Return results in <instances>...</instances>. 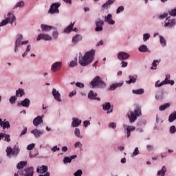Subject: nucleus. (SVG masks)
<instances>
[{
  "label": "nucleus",
  "instance_id": "nucleus-1",
  "mask_svg": "<svg viewBox=\"0 0 176 176\" xmlns=\"http://www.w3.org/2000/svg\"><path fill=\"white\" fill-rule=\"evenodd\" d=\"M96 54V50H91L85 53L84 56H79V64L82 67H87L89 64L93 63L94 60V56Z\"/></svg>",
  "mask_w": 176,
  "mask_h": 176
},
{
  "label": "nucleus",
  "instance_id": "nucleus-2",
  "mask_svg": "<svg viewBox=\"0 0 176 176\" xmlns=\"http://www.w3.org/2000/svg\"><path fill=\"white\" fill-rule=\"evenodd\" d=\"M89 85L91 87V89H94V87L105 89V87H107V83H105V82L102 80V78L98 76H96L92 81H91Z\"/></svg>",
  "mask_w": 176,
  "mask_h": 176
},
{
  "label": "nucleus",
  "instance_id": "nucleus-3",
  "mask_svg": "<svg viewBox=\"0 0 176 176\" xmlns=\"http://www.w3.org/2000/svg\"><path fill=\"white\" fill-rule=\"evenodd\" d=\"M141 115V107L136 105L134 109V112L130 110L128 112V118L131 123H134L137 120V118Z\"/></svg>",
  "mask_w": 176,
  "mask_h": 176
},
{
  "label": "nucleus",
  "instance_id": "nucleus-4",
  "mask_svg": "<svg viewBox=\"0 0 176 176\" xmlns=\"http://www.w3.org/2000/svg\"><path fill=\"white\" fill-rule=\"evenodd\" d=\"M11 14H12L10 12L8 13V17L0 23V27H3V25H6L8 23H10V24H13V22L16 21V16L14 15L11 16Z\"/></svg>",
  "mask_w": 176,
  "mask_h": 176
},
{
  "label": "nucleus",
  "instance_id": "nucleus-5",
  "mask_svg": "<svg viewBox=\"0 0 176 176\" xmlns=\"http://www.w3.org/2000/svg\"><path fill=\"white\" fill-rule=\"evenodd\" d=\"M18 174L21 176H34V167L25 168L22 171H18Z\"/></svg>",
  "mask_w": 176,
  "mask_h": 176
},
{
  "label": "nucleus",
  "instance_id": "nucleus-6",
  "mask_svg": "<svg viewBox=\"0 0 176 176\" xmlns=\"http://www.w3.org/2000/svg\"><path fill=\"white\" fill-rule=\"evenodd\" d=\"M19 152V147L16 146H15L14 148H12V147H7L6 149L7 156H17Z\"/></svg>",
  "mask_w": 176,
  "mask_h": 176
},
{
  "label": "nucleus",
  "instance_id": "nucleus-7",
  "mask_svg": "<svg viewBox=\"0 0 176 176\" xmlns=\"http://www.w3.org/2000/svg\"><path fill=\"white\" fill-rule=\"evenodd\" d=\"M60 6L58 3H54L51 5L48 13L50 14H54V13H60V10H58V7Z\"/></svg>",
  "mask_w": 176,
  "mask_h": 176
},
{
  "label": "nucleus",
  "instance_id": "nucleus-8",
  "mask_svg": "<svg viewBox=\"0 0 176 176\" xmlns=\"http://www.w3.org/2000/svg\"><path fill=\"white\" fill-rule=\"evenodd\" d=\"M175 19H171L168 16L165 20L164 27H169V28H173L175 25Z\"/></svg>",
  "mask_w": 176,
  "mask_h": 176
},
{
  "label": "nucleus",
  "instance_id": "nucleus-9",
  "mask_svg": "<svg viewBox=\"0 0 176 176\" xmlns=\"http://www.w3.org/2000/svg\"><path fill=\"white\" fill-rule=\"evenodd\" d=\"M95 24L96 25L95 31H96L97 32L102 31V25H104V21L101 20V19H97V20L95 21Z\"/></svg>",
  "mask_w": 176,
  "mask_h": 176
},
{
  "label": "nucleus",
  "instance_id": "nucleus-10",
  "mask_svg": "<svg viewBox=\"0 0 176 176\" xmlns=\"http://www.w3.org/2000/svg\"><path fill=\"white\" fill-rule=\"evenodd\" d=\"M62 65V62H56L52 65L51 71L52 72H56V71H60V69H61Z\"/></svg>",
  "mask_w": 176,
  "mask_h": 176
},
{
  "label": "nucleus",
  "instance_id": "nucleus-11",
  "mask_svg": "<svg viewBox=\"0 0 176 176\" xmlns=\"http://www.w3.org/2000/svg\"><path fill=\"white\" fill-rule=\"evenodd\" d=\"M41 39H43V41H52L53 37L47 34H40L38 36L36 41H41Z\"/></svg>",
  "mask_w": 176,
  "mask_h": 176
},
{
  "label": "nucleus",
  "instance_id": "nucleus-12",
  "mask_svg": "<svg viewBox=\"0 0 176 176\" xmlns=\"http://www.w3.org/2000/svg\"><path fill=\"white\" fill-rule=\"evenodd\" d=\"M124 129H126V137L127 138H130V135H131V131H134V130H135V126H129V125H126L124 124L123 125Z\"/></svg>",
  "mask_w": 176,
  "mask_h": 176
},
{
  "label": "nucleus",
  "instance_id": "nucleus-13",
  "mask_svg": "<svg viewBox=\"0 0 176 176\" xmlns=\"http://www.w3.org/2000/svg\"><path fill=\"white\" fill-rule=\"evenodd\" d=\"M30 104H31V101L28 98H25L23 100L21 101V102H18V107L22 106L25 108H28L30 107Z\"/></svg>",
  "mask_w": 176,
  "mask_h": 176
},
{
  "label": "nucleus",
  "instance_id": "nucleus-14",
  "mask_svg": "<svg viewBox=\"0 0 176 176\" xmlns=\"http://www.w3.org/2000/svg\"><path fill=\"white\" fill-rule=\"evenodd\" d=\"M52 96L54 97L56 101L61 102V94H60V92H58V91L54 88L52 89Z\"/></svg>",
  "mask_w": 176,
  "mask_h": 176
},
{
  "label": "nucleus",
  "instance_id": "nucleus-15",
  "mask_svg": "<svg viewBox=\"0 0 176 176\" xmlns=\"http://www.w3.org/2000/svg\"><path fill=\"white\" fill-rule=\"evenodd\" d=\"M130 57V54L124 52H120L118 54V60H127Z\"/></svg>",
  "mask_w": 176,
  "mask_h": 176
},
{
  "label": "nucleus",
  "instance_id": "nucleus-16",
  "mask_svg": "<svg viewBox=\"0 0 176 176\" xmlns=\"http://www.w3.org/2000/svg\"><path fill=\"white\" fill-rule=\"evenodd\" d=\"M102 109L104 111H107V113H112L113 112V109H111V103L109 102H104L102 104Z\"/></svg>",
  "mask_w": 176,
  "mask_h": 176
},
{
  "label": "nucleus",
  "instance_id": "nucleus-17",
  "mask_svg": "<svg viewBox=\"0 0 176 176\" xmlns=\"http://www.w3.org/2000/svg\"><path fill=\"white\" fill-rule=\"evenodd\" d=\"M41 123H43V120L41 116H38L33 120V124L34 126H36V127H38Z\"/></svg>",
  "mask_w": 176,
  "mask_h": 176
},
{
  "label": "nucleus",
  "instance_id": "nucleus-18",
  "mask_svg": "<svg viewBox=\"0 0 176 176\" xmlns=\"http://www.w3.org/2000/svg\"><path fill=\"white\" fill-rule=\"evenodd\" d=\"M41 28L42 31L45 32H49V31H52V30H54V28L53 26L45 25V24H41Z\"/></svg>",
  "mask_w": 176,
  "mask_h": 176
},
{
  "label": "nucleus",
  "instance_id": "nucleus-19",
  "mask_svg": "<svg viewBox=\"0 0 176 176\" xmlns=\"http://www.w3.org/2000/svg\"><path fill=\"white\" fill-rule=\"evenodd\" d=\"M72 122V127H78L82 124V120L78 119V118H73Z\"/></svg>",
  "mask_w": 176,
  "mask_h": 176
},
{
  "label": "nucleus",
  "instance_id": "nucleus-20",
  "mask_svg": "<svg viewBox=\"0 0 176 176\" xmlns=\"http://www.w3.org/2000/svg\"><path fill=\"white\" fill-rule=\"evenodd\" d=\"M116 0H108L102 6V10H105V9H109L111 8V5L113 4Z\"/></svg>",
  "mask_w": 176,
  "mask_h": 176
},
{
  "label": "nucleus",
  "instance_id": "nucleus-21",
  "mask_svg": "<svg viewBox=\"0 0 176 176\" xmlns=\"http://www.w3.org/2000/svg\"><path fill=\"white\" fill-rule=\"evenodd\" d=\"M104 21L105 23H108V24L111 25L115 24V21L112 20V14H108L107 16H104Z\"/></svg>",
  "mask_w": 176,
  "mask_h": 176
},
{
  "label": "nucleus",
  "instance_id": "nucleus-22",
  "mask_svg": "<svg viewBox=\"0 0 176 176\" xmlns=\"http://www.w3.org/2000/svg\"><path fill=\"white\" fill-rule=\"evenodd\" d=\"M96 97L97 93H94V91H90L88 94V98H89V100H98V101H101V99H100V98Z\"/></svg>",
  "mask_w": 176,
  "mask_h": 176
},
{
  "label": "nucleus",
  "instance_id": "nucleus-23",
  "mask_svg": "<svg viewBox=\"0 0 176 176\" xmlns=\"http://www.w3.org/2000/svg\"><path fill=\"white\" fill-rule=\"evenodd\" d=\"M122 86H123V82L113 84L110 86V87L108 89V90H110L111 91H113V90H116V89H118V87H122Z\"/></svg>",
  "mask_w": 176,
  "mask_h": 176
},
{
  "label": "nucleus",
  "instance_id": "nucleus-24",
  "mask_svg": "<svg viewBox=\"0 0 176 176\" xmlns=\"http://www.w3.org/2000/svg\"><path fill=\"white\" fill-rule=\"evenodd\" d=\"M36 171L39 174H45V173H46L47 171V166H46L45 165H42L41 166H38Z\"/></svg>",
  "mask_w": 176,
  "mask_h": 176
},
{
  "label": "nucleus",
  "instance_id": "nucleus-25",
  "mask_svg": "<svg viewBox=\"0 0 176 176\" xmlns=\"http://www.w3.org/2000/svg\"><path fill=\"white\" fill-rule=\"evenodd\" d=\"M32 134H34V137H36V138L41 137V135H42V134H43V133H45L44 131H39L38 129H34L31 131Z\"/></svg>",
  "mask_w": 176,
  "mask_h": 176
},
{
  "label": "nucleus",
  "instance_id": "nucleus-26",
  "mask_svg": "<svg viewBox=\"0 0 176 176\" xmlns=\"http://www.w3.org/2000/svg\"><path fill=\"white\" fill-rule=\"evenodd\" d=\"M4 138V141H7V142H10V135L5 134L3 133H0V140Z\"/></svg>",
  "mask_w": 176,
  "mask_h": 176
},
{
  "label": "nucleus",
  "instance_id": "nucleus-27",
  "mask_svg": "<svg viewBox=\"0 0 176 176\" xmlns=\"http://www.w3.org/2000/svg\"><path fill=\"white\" fill-rule=\"evenodd\" d=\"M139 52L141 53H146V52H149V49L145 45H140L138 49Z\"/></svg>",
  "mask_w": 176,
  "mask_h": 176
},
{
  "label": "nucleus",
  "instance_id": "nucleus-28",
  "mask_svg": "<svg viewBox=\"0 0 176 176\" xmlns=\"http://www.w3.org/2000/svg\"><path fill=\"white\" fill-rule=\"evenodd\" d=\"M82 41V36L79 34L76 35L72 38L73 43H78V42H80Z\"/></svg>",
  "mask_w": 176,
  "mask_h": 176
},
{
  "label": "nucleus",
  "instance_id": "nucleus-29",
  "mask_svg": "<svg viewBox=\"0 0 176 176\" xmlns=\"http://www.w3.org/2000/svg\"><path fill=\"white\" fill-rule=\"evenodd\" d=\"M129 80L126 81V83L127 85H131V83H135V82H137V78H134V76H129Z\"/></svg>",
  "mask_w": 176,
  "mask_h": 176
},
{
  "label": "nucleus",
  "instance_id": "nucleus-30",
  "mask_svg": "<svg viewBox=\"0 0 176 176\" xmlns=\"http://www.w3.org/2000/svg\"><path fill=\"white\" fill-rule=\"evenodd\" d=\"M27 166V162L22 161L16 165V168L18 170H21V168H24Z\"/></svg>",
  "mask_w": 176,
  "mask_h": 176
},
{
  "label": "nucleus",
  "instance_id": "nucleus-31",
  "mask_svg": "<svg viewBox=\"0 0 176 176\" xmlns=\"http://www.w3.org/2000/svg\"><path fill=\"white\" fill-rule=\"evenodd\" d=\"M166 166H162V168L157 172V175L158 176H164L166 175Z\"/></svg>",
  "mask_w": 176,
  "mask_h": 176
},
{
  "label": "nucleus",
  "instance_id": "nucleus-32",
  "mask_svg": "<svg viewBox=\"0 0 176 176\" xmlns=\"http://www.w3.org/2000/svg\"><path fill=\"white\" fill-rule=\"evenodd\" d=\"M25 94V92H24V89H19L16 91V97H23Z\"/></svg>",
  "mask_w": 176,
  "mask_h": 176
},
{
  "label": "nucleus",
  "instance_id": "nucleus-33",
  "mask_svg": "<svg viewBox=\"0 0 176 176\" xmlns=\"http://www.w3.org/2000/svg\"><path fill=\"white\" fill-rule=\"evenodd\" d=\"M21 39H23V35L19 34L15 41V45H16V47L20 46V45L21 44Z\"/></svg>",
  "mask_w": 176,
  "mask_h": 176
},
{
  "label": "nucleus",
  "instance_id": "nucleus-34",
  "mask_svg": "<svg viewBox=\"0 0 176 176\" xmlns=\"http://www.w3.org/2000/svg\"><path fill=\"white\" fill-rule=\"evenodd\" d=\"M170 103H165L164 104L160 106L159 109L160 111H166L167 108H170Z\"/></svg>",
  "mask_w": 176,
  "mask_h": 176
},
{
  "label": "nucleus",
  "instance_id": "nucleus-35",
  "mask_svg": "<svg viewBox=\"0 0 176 176\" xmlns=\"http://www.w3.org/2000/svg\"><path fill=\"white\" fill-rule=\"evenodd\" d=\"M3 121V124H1V127L5 130V129H10V123H9V121Z\"/></svg>",
  "mask_w": 176,
  "mask_h": 176
},
{
  "label": "nucleus",
  "instance_id": "nucleus-36",
  "mask_svg": "<svg viewBox=\"0 0 176 176\" xmlns=\"http://www.w3.org/2000/svg\"><path fill=\"white\" fill-rule=\"evenodd\" d=\"M75 23H71L68 27H67L64 32L66 33L68 32H71V31H72L74 30V25Z\"/></svg>",
  "mask_w": 176,
  "mask_h": 176
},
{
  "label": "nucleus",
  "instance_id": "nucleus-37",
  "mask_svg": "<svg viewBox=\"0 0 176 176\" xmlns=\"http://www.w3.org/2000/svg\"><path fill=\"white\" fill-rule=\"evenodd\" d=\"M175 120H176V112H174L169 116L168 122L171 123L174 122Z\"/></svg>",
  "mask_w": 176,
  "mask_h": 176
},
{
  "label": "nucleus",
  "instance_id": "nucleus-38",
  "mask_svg": "<svg viewBox=\"0 0 176 176\" xmlns=\"http://www.w3.org/2000/svg\"><path fill=\"white\" fill-rule=\"evenodd\" d=\"M144 89H133V94H138V95H140V94H144Z\"/></svg>",
  "mask_w": 176,
  "mask_h": 176
},
{
  "label": "nucleus",
  "instance_id": "nucleus-39",
  "mask_svg": "<svg viewBox=\"0 0 176 176\" xmlns=\"http://www.w3.org/2000/svg\"><path fill=\"white\" fill-rule=\"evenodd\" d=\"M74 135L78 138H82V135H80V130L78 128L75 129Z\"/></svg>",
  "mask_w": 176,
  "mask_h": 176
},
{
  "label": "nucleus",
  "instance_id": "nucleus-40",
  "mask_svg": "<svg viewBox=\"0 0 176 176\" xmlns=\"http://www.w3.org/2000/svg\"><path fill=\"white\" fill-rule=\"evenodd\" d=\"M52 36L54 39H57L58 38V32L57 31V29L54 28V31L52 32Z\"/></svg>",
  "mask_w": 176,
  "mask_h": 176
},
{
  "label": "nucleus",
  "instance_id": "nucleus-41",
  "mask_svg": "<svg viewBox=\"0 0 176 176\" xmlns=\"http://www.w3.org/2000/svg\"><path fill=\"white\" fill-rule=\"evenodd\" d=\"M159 63H160V60H155L153 62V67H151V69H156L157 67V64H159Z\"/></svg>",
  "mask_w": 176,
  "mask_h": 176
},
{
  "label": "nucleus",
  "instance_id": "nucleus-42",
  "mask_svg": "<svg viewBox=\"0 0 176 176\" xmlns=\"http://www.w3.org/2000/svg\"><path fill=\"white\" fill-rule=\"evenodd\" d=\"M23 6H24V1H19L14 7V9H17V8H23Z\"/></svg>",
  "mask_w": 176,
  "mask_h": 176
},
{
  "label": "nucleus",
  "instance_id": "nucleus-43",
  "mask_svg": "<svg viewBox=\"0 0 176 176\" xmlns=\"http://www.w3.org/2000/svg\"><path fill=\"white\" fill-rule=\"evenodd\" d=\"M164 85H166V82L162 81L160 82V80H157L155 82V87H160L161 86H164Z\"/></svg>",
  "mask_w": 176,
  "mask_h": 176
},
{
  "label": "nucleus",
  "instance_id": "nucleus-44",
  "mask_svg": "<svg viewBox=\"0 0 176 176\" xmlns=\"http://www.w3.org/2000/svg\"><path fill=\"white\" fill-rule=\"evenodd\" d=\"M71 162H72V160L70 157H65L63 159V163L65 164H67V163H71Z\"/></svg>",
  "mask_w": 176,
  "mask_h": 176
},
{
  "label": "nucleus",
  "instance_id": "nucleus-45",
  "mask_svg": "<svg viewBox=\"0 0 176 176\" xmlns=\"http://www.w3.org/2000/svg\"><path fill=\"white\" fill-rule=\"evenodd\" d=\"M16 100H17V96H11L10 98V104H14L16 102Z\"/></svg>",
  "mask_w": 176,
  "mask_h": 176
},
{
  "label": "nucleus",
  "instance_id": "nucleus-46",
  "mask_svg": "<svg viewBox=\"0 0 176 176\" xmlns=\"http://www.w3.org/2000/svg\"><path fill=\"white\" fill-rule=\"evenodd\" d=\"M160 41L162 46H166V39L163 36H160Z\"/></svg>",
  "mask_w": 176,
  "mask_h": 176
},
{
  "label": "nucleus",
  "instance_id": "nucleus-47",
  "mask_svg": "<svg viewBox=\"0 0 176 176\" xmlns=\"http://www.w3.org/2000/svg\"><path fill=\"white\" fill-rule=\"evenodd\" d=\"M149 38H151V34H144L143 35V41H144V42H146V41H148V39H149Z\"/></svg>",
  "mask_w": 176,
  "mask_h": 176
},
{
  "label": "nucleus",
  "instance_id": "nucleus-48",
  "mask_svg": "<svg viewBox=\"0 0 176 176\" xmlns=\"http://www.w3.org/2000/svg\"><path fill=\"white\" fill-rule=\"evenodd\" d=\"M170 74H167L166 76L165 80H164V82H165V85H168V83H170Z\"/></svg>",
  "mask_w": 176,
  "mask_h": 176
},
{
  "label": "nucleus",
  "instance_id": "nucleus-49",
  "mask_svg": "<svg viewBox=\"0 0 176 176\" xmlns=\"http://www.w3.org/2000/svg\"><path fill=\"white\" fill-rule=\"evenodd\" d=\"M83 174V172L82 170L78 169L76 173H74V176H82Z\"/></svg>",
  "mask_w": 176,
  "mask_h": 176
},
{
  "label": "nucleus",
  "instance_id": "nucleus-50",
  "mask_svg": "<svg viewBox=\"0 0 176 176\" xmlns=\"http://www.w3.org/2000/svg\"><path fill=\"white\" fill-rule=\"evenodd\" d=\"M76 87H79V89H83V87H85V84L82 82H76Z\"/></svg>",
  "mask_w": 176,
  "mask_h": 176
},
{
  "label": "nucleus",
  "instance_id": "nucleus-51",
  "mask_svg": "<svg viewBox=\"0 0 176 176\" xmlns=\"http://www.w3.org/2000/svg\"><path fill=\"white\" fill-rule=\"evenodd\" d=\"M33 148H35V144L32 143L31 144L28 145L27 149L28 151H32Z\"/></svg>",
  "mask_w": 176,
  "mask_h": 176
},
{
  "label": "nucleus",
  "instance_id": "nucleus-52",
  "mask_svg": "<svg viewBox=\"0 0 176 176\" xmlns=\"http://www.w3.org/2000/svg\"><path fill=\"white\" fill-rule=\"evenodd\" d=\"M109 127L110 129H116V123H115V122H111V123H109Z\"/></svg>",
  "mask_w": 176,
  "mask_h": 176
},
{
  "label": "nucleus",
  "instance_id": "nucleus-53",
  "mask_svg": "<svg viewBox=\"0 0 176 176\" xmlns=\"http://www.w3.org/2000/svg\"><path fill=\"white\" fill-rule=\"evenodd\" d=\"M140 154V151L138 150V147H136L133 153V156H137V155Z\"/></svg>",
  "mask_w": 176,
  "mask_h": 176
},
{
  "label": "nucleus",
  "instance_id": "nucleus-54",
  "mask_svg": "<svg viewBox=\"0 0 176 176\" xmlns=\"http://www.w3.org/2000/svg\"><path fill=\"white\" fill-rule=\"evenodd\" d=\"M176 131V128H175V126L173 125L170 127V132L172 133V134H174V133H175Z\"/></svg>",
  "mask_w": 176,
  "mask_h": 176
},
{
  "label": "nucleus",
  "instance_id": "nucleus-55",
  "mask_svg": "<svg viewBox=\"0 0 176 176\" xmlns=\"http://www.w3.org/2000/svg\"><path fill=\"white\" fill-rule=\"evenodd\" d=\"M170 16H173V17H175L176 16V9L172 10L170 12H169Z\"/></svg>",
  "mask_w": 176,
  "mask_h": 176
},
{
  "label": "nucleus",
  "instance_id": "nucleus-56",
  "mask_svg": "<svg viewBox=\"0 0 176 176\" xmlns=\"http://www.w3.org/2000/svg\"><path fill=\"white\" fill-rule=\"evenodd\" d=\"M123 10H124V7H123V6H120V7L117 9L116 13H117V14H119V13H120V12H123Z\"/></svg>",
  "mask_w": 176,
  "mask_h": 176
},
{
  "label": "nucleus",
  "instance_id": "nucleus-57",
  "mask_svg": "<svg viewBox=\"0 0 176 176\" xmlns=\"http://www.w3.org/2000/svg\"><path fill=\"white\" fill-rule=\"evenodd\" d=\"M146 149L148 152H152V151H153V146L148 144L146 146Z\"/></svg>",
  "mask_w": 176,
  "mask_h": 176
},
{
  "label": "nucleus",
  "instance_id": "nucleus-58",
  "mask_svg": "<svg viewBox=\"0 0 176 176\" xmlns=\"http://www.w3.org/2000/svg\"><path fill=\"white\" fill-rule=\"evenodd\" d=\"M77 63H76V60H72L70 62L69 66L70 67H76Z\"/></svg>",
  "mask_w": 176,
  "mask_h": 176
},
{
  "label": "nucleus",
  "instance_id": "nucleus-59",
  "mask_svg": "<svg viewBox=\"0 0 176 176\" xmlns=\"http://www.w3.org/2000/svg\"><path fill=\"white\" fill-rule=\"evenodd\" d=\"M60 150V147H57V146H54L52 149L51 151L52 152H57V151H59Z\"/></svg>",
  "mask_w": 176,
  "mask_h": 176
},
{
  "label": "nucleus",
  "instance_id": "nucleus-60",
  "mask_svg": "<svg viewBox=\"0 0 176 176\" xmlns=\"http://www.w3.org/2000/svg\"><path fill=\"white\" fill-rule=\"evenodd\" d=\"M168 16V14L167 13H164L162 15H160V19H166V17H167Z\"/></svg>",
  "mask_w": 176,
  "mask_h": 176
},
{
  "label": "nucleus",
  "instance_id": "nucleus-61",
  "mask_svg": "<svg viewBox=\"0 0 176 176\" xmlns=\"http://www.w3.org/2000/svg\"><path fill=\"white\" fill-rule=\"evenodd\" d=\"M83 124L85 127H87V126H90V121L89 120L84 121Z\"/></svg>",
  "mask_w": 176,
  "mask_h": 176
},
{
  "label": "nucleus",
  "instance_id": "nucleus-62",
  "mask_svg": "<svg viewBox=\"0 0 176 176\" xmlns=\"http://www.w3.org/2000/svg\"><path fill=\"white\" fill-rule=\"evenodd\" d=\"M121 64H122V68H126V67H127V62H126V61H122L121 62Z\"/></svg>",
  "mask_w": 176,
  "mask_h": 176
},
{
  "label": "nucleus",
  "instance_id": "nucleus-63",
  "mask_svg": "<svg viewBox=\"0 0 176 176\" xmlns=\"http://www.w3.org/2000/svg\"><path fill=\"white\" fill-rule=\"evenodd\" d=\"M74 146L75 148H78V146H79V148H82V144L80 142H77L75 143Z\"/></svg>",
  "mask_w": 176,
  "mask_h": 176
},
{
  "label": "nucleus",
  "instance_id": "nucleus-64",
  "mask_svg": "<svg viewBox=\"0 0 176 176\" xmlns=\"http://www.w3.org/2000/svg\"><path fill=\"white\" fill-rule=\"evenodd\" d=\"M76 94V91H72V92L69 93V97H74Z\"/></svg>",
  "mask_w": 176,
  "mask_h": 176
}]
</instances>
